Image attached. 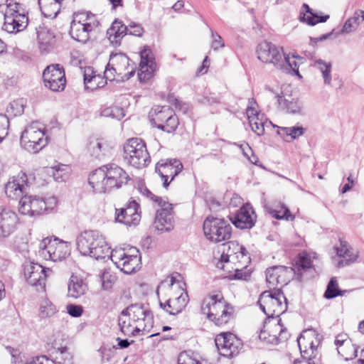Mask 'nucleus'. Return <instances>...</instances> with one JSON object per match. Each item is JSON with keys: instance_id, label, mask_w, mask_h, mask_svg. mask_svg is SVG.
I'll return each mask as SVG.
<instances>
[{"instance_id": "1", "label": "nucleus", "mask_w": 364, "mask_h": 364, "mask_svg": "<svg viewBox=\"0 0 364 364\" xmlns=\"http://www.w3.org/2000/svg\"><path fill=\"white\" fill-rule=\"evenodd\" d=\"M128 174L115 164L105 165L89 176V184L96 193H106L119 188L129 180Z\"/></svg>"}, {"instance_id": "2", "label": "nucleus", "mask_w": 364, "mask_h": 364, "mask_svg": "<svg viewBox=\"0 0 364 364\" xmlns=\"http://www.w3.org/2000/svg\"><path fill=\"white\" fill-rule=\"evenodd\" d=\"M76 245L81 255L97 260L108 257L111 249L105 237L97 230H85L80 233L76 238Z\"/></svg>"}, {"instance_id": "3", "label": "nucleus", "mask_w": 364, "mask_h": 364, "mask_svg": "<svg viewBox=\"0 0 364 364\" xmlns=\"http://www.w3.org/2000/svg\"><path fill=\"white\" fill-rule=\"evenodd\" d=\"M201 312L216 326L228 323L233 318V307L226 302L222 294H214L203 300Z\"/></svg>"}, {"instance_id": "4", "label": "nucleus", "mask_w": 364, "mask_h": 364, "mask_svg": "<svg viewBox=\"0 0 364 364\" xmlns=\"http://www.w3.org/2000/svg\"><path fill=\"white\" fill-rule=\"evenodd\" d=\"M257 303L268 318L279 317L287 310V299L279 289L264 291Z\"/></svg>"}, {"instance_id": "5", "label": "nucleus", "mask_w": 364, "mask_h": 364, "mask_svg": "<svg viewBox=\"0 0 364 364\" xmlns=\"http://www.w3.org/2000/svg\"><path fill=\"white\" fill-rule=\"evenodd\" d=\"M20 142L21 146L28 152H39L48 144L43 124L33 122L28 125L21 134Z\"/></svg>"}, {"instance_id": "6", "label": "nucleus", "mask_w": 364, "mask_h": 364, "mask_svg": "<svg viewBox=\"0 0 364 364\" xmlns=\"http://www.w3.org/2000/svg\"><path fill=\"white\" fill-rule=\"evenodd\" d=\"M124 159L131 166L141 168L151 162L146 144L139 138L129 139L124 146Z\"/></svg>"}, {"instance_id": "7", "label": "nucleus", "mask_w": 364, "mask_h": 364, "mask_svg": "<svg viewBox=\"0 0 364 364\" xmlns=\"http://www.w3.org/2000/svg\"><path fill=\"white\" fill-rule=\"evenodd\" d=\"M58 203L57 198H42L36 196L25 195L19 200V212L23 215L34 216L52 210Z\"/></svg>"}, {"instance_id": "8", "label": "nucleus", "mask_w": 364, "mask_h": 364, "mask_svg": "<svg viewBox=\"0 0 364 364\" xmlns=\"http://www.w3.org/2000/svg\"><path fill=\"white\" fill-rule=\"evenodd\" d=\"M302 358L306 360L303 364H318L321 355L318 350L320 340L313 330L304 331L297 339Z\"/></svg>"}, {"instance_id": "9", "label": "nucleus", "mask_w": 364, "mask_h": 364, "mask_svg": "<svg viewBox=\"0 0 364 364\" xmlns=\"http://www.w3.org/2000/svg\"><path fill=\"white\" fill-rule=\"evenodd\" d=\"M151 124L167 133L173 132L178 127V119L169 106H155L149 112Z\"/></svg>"}, {"instance_id": "10", "label": "nucleus", "mask_w": 364, "mask_h": 364, "mask_svg": "<svg viewBox=\"0 0 364 364\" xmlns=\"http://www.w3.org/2000/svg\"><path fill=\"white\" fill-rule=\"evenodd\" d=\"M231 231V225L223 218L209 216L203 222L204 235L211 242L217 243L229 240Z\"/></svg>"}, {"instance_id": "11", "label": "nucleus", "mask_w": 364, "mask_h": 364, "mask_svg": "<svg viewBox=\"0 0 364 364\" xmlns=\"http://www.w3.org/2000/svg\"><path fill=\"white\" fill-rule=\"evenodd\" d=\"M39 249L42 257L53 262L61 261L70 253V245L58 238L53 241L48 239L43 240L39 244Z\"/></svg>"}, {"instance_id": "12", "label": "nucleus", "mask_w": 364, "mask_h": 364, "mask_svg": "<svg viewBox=\"0 0 364 364\" xmlns=\"http://www.w3.org/2000/svg\"><path fill=\"white\" fill-rule=\"evenodd\" d=\"M4 11L3 29L9 33H16L23 31L28 26V18L21 12L20 4H10Z\"/></svg>"}, {"instance_id": "13", "label": "nucleus", "mask_w": 364, "mask_h": 364, "mask_svg": "<svg viewBox=\"0 0 364 364\" xmlns=\"http://www.w3.org/2000/svg\"><path fill=\"white\" fill-rule=\"evenodd\" d=\"M123 314L131 316L132 323L136 324V328L142 330L143 334L149 333L153 327V314L141 304H132L123 310Z\"/></svg>"}, {"instance_id": "14", "label": "nucleus", "mask_w": 364, "mask_h": 364, "mask_svg": "<svg viewBox=\"0 0 364 364\" xmlns=\"http://www.w3.org/2000/svg\"><path fill=\"white\" fill-rule=\"evenodd\" d=\"M256 53L260 61L272 64L277 68L281 67L284 61L283 48L271 42L263 41L260 43L257 47Z\"/></svg>"}, {"instance_id": "15", "label": "nucleus", "mask_w": 364, "mask_h": 364, "mask_svg": "<svg viewBox=\"0 0 364 364\" xmlns=\"http://www.w3.org/2000/svg\"><path fill=\"white\" fill-rule=\"evenodd\" d=\"M45 86L53 92L63 91L66 85V78L63 66L52 64L46 67L43 73Z\"/></svg>"}, {"instance_id": "16", "label": "nucleus", "mask_w": 364, "mask_h": 364, "mask_svg": "<svg viewBox=\"0 0 364 364\" xmlns=\"http://www.w3.org/2000/svg\"><path fill=\"white\" fill-rule=\"evenodd\" d=\"M215 343L219 353L224 357L232 358L239 353L242 343L234 334L224 333L218 335Z\"/></svg>"}, {"instance_id": "17", "label": "nucleus", "mask_w": 364, "mask_h": 364, "mask_svg": "<svg viewBox=\"0 0 364 364\" xmlns=\"http://www.w3.org/2000/svg\"><path fill=\"white\" fill-rule=\"evenodd\" d=\"M140 220V205L135 200H129L124 208L115 210V220L127 226L136 225Z\"/></svg>"}, {"instance_id": "18", "label": "nucleus", "mask_w": 364, "mask_h": 364, "mask_svg": "<svg viewBox=\"0 0 364 364\" xmlns=\"http://www.w3.org/2000/svg\"><path fill=\"white\" fill-rule=\"evenodd\" d=\"M183 164L177 159L161 160L156 165V172L163 181V186L167 188L170 182L182 171Z\"/></svg>"}, {"instance_id": "19", "label": "nucleus", "mask_w": 364, "mask_h": 364, "mask_svg": "<svg viewBox=\"0 0 364 364\" xmlns=\"http://www.w3.org/2000/svg\"><path fill=\"white\" fill-rule=\"evenodd\" d=\"M158 205L161 208L156 212L154 226L159 231L169 232L173 229L172 204L164 200Z\"/></svg>"}, {"instance_id": "20", "label": "nucleus", "mask_w": 364, "mask_h": 364, "mask_svg": "<svg viewBox=\"0 0 364 364\" xmlns=\"http://www.w3.org/2000/svg\"><path fill=\"white\" fill-rule=\"evenodd\" d=\"M257 215L250 205H244L230 218L232 224L240 229H250L256 222Z\"/></svg>"}, {"instance_id": "21", "label": "nucleus", "mask_w": 364, "mask_h": 364, "mask_svg": "<svg viewBox=\"0 0 364 364\" xmlns=\"http://www.w3.org/2000/svg\"><path fill=\"white\" fill-rule=\"evenodd\" d=\"M47 271L50 272L51 270L46 269L38 263L30 262L24 267V276L29 284L44 287L48 276Z\"/></svg>"}, {"instance_id": "22", "label": "nucleus", "mask_w": 364, "mask_h": 364, "mask_svg": "<svg viewBox=\"0 0 364 364\" xmlns=\"http://www.w3.org/2000/svg\"><path fill=\"white\" fill-rule=\"evenodd\" d=\"M27 181L25 173H20L16 177L14 176L5 185L6 195L11 199H21L26 193Z\"/></svg>"}, {"instance_id": "23", "label": "nucleus", "mask_w": 364, "mask_h": 364, "mask_svg": "<svg viewBox=\"0 0 364 364\" xmlns=\"http://www.w3.org/2000/svg\"><path fill=\"white\" fill-rule=\"evenodd\" d=\"M292 269L285 266H273L266 270V281L269 287L281 284L286 285L289 282V275Z\"/></svg>"}, {"instance_id": "24", "label": "nucleus", "mask_w": 364, "mask_h": 364, "mask_svg": "<svg viewBox=\"0 0 364 364\" xmlns=\"http://www.w3.org/2000/svg\"><path fill=\"white\" fill-rule=\"evenodd\" d=\"M188 302V296L185 291H180V294L174 293L172 296L164 303L159 301L161 309L171 315H176L181 313L186 306Z\"/></svg>"}, {"instance_id": "25", "label": "nucleus", "mask_w": 364, "mask_h": 364, "mask_svg": "<svg viewBox=\"0 0 364 364\" xmlns=\"http://www.w3.org/2000/svg\"><path fill=\"white\" fill-rule=\"evenodd\" d=\"M18 223L16 213L9 208H0V237H6L15 230Z\"/></svg>"}, {"instance_id": "26", "label": "nucleus", "mask_w": 364, "mask_h": 364, "mask_svg": "<svg viewBox=\"0 0 364 364\" xmlns=\"http://www.w3.org/2000/svg\"><path fill=\"white\" fill-rule=\"evenodd\" d=\"M338 353L346 360H352L358 356V347L352 343L346 333L338 335L334 341Z\"/></svg>"}, {"instance_id": "27", "label": "nucleus", "mask_w": 364, "mask_h": 364, "mask_svg": "<svg viewBox=\"0 0 364 364\" xmlns=\"http://www.w3.org/2000/svg\"><path fill=\"white\" fill-rule=\"evenodd\" d=\"M140 73L138 74L140 81L149 79L154 70L155 63L151 49L144 48L140 53Z\"/></svg>"}, {"instance_id": "28", "label": "nucleus", "mask_w": 364, "mask_h": 364, "mask_svg": "<svg viewBox=\"0 0 364 364\" xmlns=\"http://www.w3.org/2000/svg\"><path fill=\"white\" fill-rule=\"evenodd\" d=\"M335 250L337 256L341 258L337 264L338 267H343L353 263L358 256L348 242L342 240H340V245L335 247Z\"/></svg>"}, {"instance_id": "29", "label": "nucleus", "mask_w": 364, "mask_h": 364, "mask_svg": "<svg viewBox=\"0 0 364 364\" xmlns=\"http://www.w3.org/2000/svg\"><path fill=\"white\" fill-rule=\"evenodd\" d=\"M80 21V18L77 17L74 14L73 19L70 23V34L71 37L77 41L86 43L90 38L91 31Z\"/></svg>"}, {"instance_id": "30", "label": "nucleus", "mask_w": 364, "mask_h": 364, "mask_svg": "<svg viewBox=\"0 0 364 364\" xmlns=\"http://www.w3.org/2000/svg\"><path fill=\"white\" fill-rule=\"evenodd\" d=\"M274 331H279V336L271 334V332L267 333L266 331H261L259 338L262 341L274 345L287 340L289 333L281 323V319L277 320V323L274 324Z\"/></svg>"}, {"instance_id": "31", "label": "nucleus", "mask_w": 364, "mask_h": 364, "mask_svg": "<svg viewBox=\"0 0 364 364\" xmlns=\"http://www.w3.org/2000/svg\"><path fill=\"white\" fill-rule=\"evenodd\" d=\"M36 30L40 49L43 51L48 50V48L52 46L55 42L53 33L43 24L39 25Z\"/></svg>"}, {"instance_id": "32", "label": "nucleus", "mask_w": 364, "mask_h": 364, "mask_svg": "<svg viewBox=\"0 0 364 364\" xmlns=\"http://www.w3.org/2000/svg\"><path fill=\"white\" fill-rule=\"evenodd\" d=\"M139 250L132 247L129 249V253L118 267L125 274H131L135 272L139 264L140 259L138 256Z\"/></svg>"}, {"instance_id": "33", "label": "nucleus", "mask_w": 364, "mask_h": 364, "mask_svg": "<svg viewBox=\"0 0 364 364\" xmlns=\"http://www.w3.org/2000/svg\"><path fill=\"white\" fill-rule=\"evenodd\" d=\"M87 290V284L85 281L75 275H72L68 284V294L73 298H79L85 294Z\"/></svg>"}, {"instance_id": "34", "label": "nucleus", "mask_w": 364, "mask_h": 364, "mask_svg": "<svg viewBox=\"0 0 364 364\" xmlns=\"http://www.w3.org/2000/svg\"><path fill=\"white\" fill-rule=\"evenodd\" d=\"M42 14L46 18H55L60 10V0H38Z\"/></svg>"}, {"instance_id": "35", "label": "nucleus", "mask_w": 364, "mask_h": 364, "mask_svg": "<svg viewBox=\"0 0 364 364\" xmlns=\"http://www.w3.org/2000/svg\"><path fill=\"white\" fill-rule=\"evenodd\" d=\"M303 7L306 9V13L301 14L299 19L309 26H315L318 23H324L329 18V15L319 16L314 13L306 4H304Z\"/></svg>"}, {"instance_id": "36", "label": "nucleus", "mask_w": 364, "mask_h": 364, "mask_svg": "<svg viewBox=\"0 0 364 364\" xmlns=\"http://www.w3.org/2000/svg\"><path fill=\"white\" fill-rule=\"evenodd\" d=\"M119 326L121 331L127 336H137L142 330H137L136 328V324H134L132 321L131 316L124 314L123 311L121 313V316L119 317Z\"/></svg>"}, {"instance_id": "37", "label": "nucleus", "mask_w": 364, "mask_h": 364, "mask_svg": "<svg viewBox=\"0 0 364 364\" xmlns=\"http://www.w3.org/2000/svg\"><path fill=\"white\" fill-rule=\"evenodd\" d=\"M284 61L282 62V65L281 67H278L279 69L287 70L289 68L291 69L294 73L301 77V75L299 74V68L300 64L304 63V58L302 57L299 56L298 55L293 54L291 57L289 55H286L284 53L283 55Z\"/></svg>"}, {"instance_id": "38", "label": "nucleus", "mask_w": 364, "mask_h": 364, "mask_svg": "<svg viewBox=\"0 0 364 364\" xmlns=\"http://www.w3.org/2000/svg\"><path fill=\"white\" fill-rule=\"evenodd\" d=\"M107 34L112 43L117 42L118 39L128 34L127 25L123 24L120 21L115 20L107 30Z\"/></svg>"}, {"instance_id": "39", "label": "nucleus", "mask_w": 364, "mask_h": 364, "mask_svg": "<svg viewBox=\"0 0 364 364\" xmlns=\"http://www.w3.org/2000/svg\"><path fill=\"white\" fill-rule=\"evenodd\" d=\"M107 144L100 139L92 138L87 144V149L91 156L96 159L105 154Z\"/></svg>"}, {"instance_id": "40", "label": "nucleus", "mask_w": 364, "mask_h": 364, "mask_svg": "<svg viewBox=\"0 0 364 364\" xmlns=\"http://www.w3.org/2000/svg\"><path fill=\"white\" fill-rule=\"evenodd\" d=\"M277 134L286 141H291L304 134L301 127H279Z\"/></svg>"}, {"instance_id": "41", "label": "nucleus", "mask_w": 364, "mask_h": 364, "mask_svg": "<svg viewBox=\"0 0 364 364\" xmlns=\"http://www.w3.org/2000/svg\"><path fill=\"white\" fill-rule=\"evenodd\" d=\"M278 105L282 109L291 114H300L301 111V104L298 100L294 99L289 100L284 96H279Z\"/></svg>"}, {"instance_id": "42", "label": "nucleus", "mask_w": 364, "mask_h": 364, "mask_svg": "<svg viewBox=\"0 0 364 364\" xmlns=\"http://www.w3.org/2000/svg\"><path fill=\"white\" fill-rule=\"evenodd\" d=\"M314 66L321 73L324 84L330 85L331 82V63L319 59L314 62Z\"/></svg>"}, {"instance_id": "43", "label": "nucleus", "mask_w": 364, "mask_h": 364, "mask_svg": "<svg viewBox=\"0 0 364 364\" xmlns=\"http://www.w3.org/2000/svg\"><path fill=\"white\" fill-rule=\"evenodd\" d=\"M58 312V309L50 300L44 299L41 302L38 316L41 319L50 318Z\"/></svg>"}, {"instance_id": "44", "label": "nucleus", "mask_w": 364, "mask_h": 364, "mask_svg": "<svg viewBox=\"0 0 364 364\" xmlns=\"http://www.w3.org/2000/svg\"><path fill=\"white\" fill-rule=\"evenodd\" d=\"M346 292V290H341L338 288L337 279L335 277H332L327 285L323 296L327 299H331L338 296H343Z\"/></svg>"}, {"instance_id": "45", "label": "nucleus", "mask_w": 364, "mask_h": 364, "mask_svg": "<svg viewBox=\"0 0 364 364\" xmlns=\"http://www.w3.org/2000/svg\"><path fill=\"white\" fill-rule=\"evenodd\" d=\"M77 17L80 18V21L83 20V23L92 31L97 28L100 25L99 21L97 19L95 15L90 12H80L75 14Z\"/></svg>"}, {"instance_id": "46", "label": "nucleus", "mask_w": 364, "mask_h": 364, "mask_svg": "<svg viewBox=\"0 0 364 364\" xmlns=\"http://www.w3.org/2000/svg\"><path fill=\"white\" fill-rule=\"evenodd\" d=\"M50 171L55 181H64L68 178L70 167L67 165L60 164L52 167Z\"/></svg>"}, {"instance_id": "47", "label": "nucleus", "mask_w": 364, "mask_h": 364, "mask_svg": "<svg viewBox=\"0 0 364 364\" xmlns=\"http://www.w3.org/2000/svg\"><path fill=\"white\" fill-rule=\"evenodd\" d=\"M280 209L269 208V213L276 219H285L286 220H293L294 216L290 213V210L284 204H279Z\"/></svg>"}, {"instance_id": "48", "label": "nucleus", "mask_w": 364, "mask_h": 364, "mask_svg": "<svg viewBox=\"0 0 364 364\" xmlns=\"http://www.w3.org/2000/svg\"><path fill=\"white\" fill-rule=\"evenodd\" d=\"M312 263V256L310 254L306 252H302L299 254L297 261L299 271L311 270L313 268Z\"/></svg>"}, {"instance_id": "49", "label": "nucleus", "mask_w": 364, "mask_h": 364, "mask_svg": "<svg viewBox=\"0 0 364 364\" xmlns=\"http://www.w3.org/2000/svg\"><path fill=\"white\" fill-rule=\"evenodd\" d=\"M56 353L58 354L55 357V360L58 364H73V356L68 351L67 347L58 348Z\"/></svg>"}, {"instance_id": "50", "label": "nucleus", "mask_w": 364, "mask_h": 364, "mask_svg": "<svg viewBox=\"0 0 364 364\" xmlns=\"http://www.w3.org/2000/svg\"><path fill=\"white\" fill-rule=\"evenodd\" d=\"M249 123L252 130L255 134H257L258 136H262L264 134L265 123L263 122L262 119H259L258 116L250 115Z\"/></svg>"}, {"instance_id": "51", "label": "nucleus", "mask_w": 364, "mask_h": 364, "mask_svg": "<svg viewBox=\"0 0 364 364\" xmlns=\"http://www.w3.org/2000/svg\"><path fill=\"white\" fill-rule=\"evenodd\" d=\"M116 280L117 277L110 271L105 270L101 275L102 285L105 290L111 289Z\"/></svg>"}, {"instance_id": "52", "label": "nucleus", "mask_w": 364, "mask_h": 364, "mask_svg": "<svg viewBox=\"0 0 364 364\" xmlns=\"http://www.w3.org/2000/svg\"><path fill=\"white\" fill-rule=\"evenodd\" d=\"M101 115L118 120H120L124 116L122 109L118 107H106L102 110Z\"/></svg>"}, {"instance_id": "53", "label": "nucleus", "mask_w": 364, "mask_h": 364, "mask_svg": "<svg viewBox=\"0 0 364 364\" xmlns=\"http://www.w3.org/2000/svg\"><path fill=\"white\" fill-rule=\"evenodd\" d=\"M127 255L128 253L125 252L124 250H113L112 251L109 250L107 257H110L111 260L118 267Z\"/></svg>"}, {"instance_id": "54", "label": "nucleus", "mask_w": 364, "mask_h": 364, "mask_svg": "<svg viewBox=\"0 0 364 364\" xmlns=\"http://www.w3.org/2000/svg\"><path fill=\"white\" fill-rule=\"evenodd\" d=\"M97 80H100V75H95L92 68H86L84 72V83L85 87H87L90 84L95 82Z\"/></svg>"}, {"instance_id": "55", "label": "nucleus", "mask_w": 364, "mask_h": 364, "mask_svg": "<svg viewBox=\"0 0 364 364\" xmlns=\"http://www.w3.org/2000/svg\"><path fill=\"white\" fill-rule=\"evenodd\" d=\"M139 192L144 196L148 198H150L154 202L156 203L158 205L161 204L165 200L161 197L155 196L152 193L144 184H140L139 186Z\"/></svg>"}, {"instance_id": "56", "label": "nucleus", "mask_w": 364, "mask_h": 364, "mask_svg": "<svg viewBox=\"0 0 364 364\" xmlns=\"http://www.w3.org/2000/svg\"><path fill=\"white\" fill-rule=\"evenodd\" d=\"M167 285L172 293L175 292L176 290L179 291H184L183 286L185 285V284L178 280L176 276L173 274L170 277L169 283Z\"/></svg>"}, {"instance_id": "57", "label": "nucleus", "mask_w": 364, "mask_h": 364, "mask_svg": "<svg viewBox=\"0 0 364 364\" xmlns=\"http://www.w3.org/2000/svg\"><path fill=\"white\" fill-rule=\"evenodd\" d=\"M212 43L211 48L214 50H218L220 48L225 47V43L222 37L217 33L211 30Z\"/></svg>"}, {"instance_id": "58", "label": "nucleus", "mask_w": 364, "mask_h": 364, "mask_svg": "<svg viewBox=\"0 0 364 364\" xmlns=\"http://www.w3.org/2000/svg\"><path fill=\"white\" fill-rule=\"evenodd\" d=\"M128 34L141 36L143 33V28L139 23L129 21L127 24Z\"/></svg>"}, {"instance_id": "59", "label": "nucleus", "mask_w": 364, "mask_h": 364, "mask_svg": "<svg viewBox=\"0 0 364 364\" xmlns=\"http://www.w3.org/2000/svg\"><path fill=\"white\" fill-rule=\"evenodd\" d=\"M66 309L68 314L75 318L80 317L83 313V308L80 305L68 304Z\"/></svg>"}, {"instance_id": "60", "label": "nucleus", "mask_w": 364, "mask_h": 364, "mask_svg": "<svg viewBox=\"0 0 364 364\" xmlns=\"http://www.w3.org/2000/svg\"><path fill=\"white\" fill-rule=\"evenodd\" d=\"M178 364H199V362L188 355L186 352H181L178 358Z\"/></svg>"}, {"instance_id": "61", "label": "nucleus", "mask_w": 364, "mask_h": 364, "mask_svg": "<svg viewBox=\"0 0 364 364\" xmlns=\"http://www.w3.org/2000/svg\"><path fill=\"white\" fill-rule=\"evenodd\" d=\"M26 364H56V363L46 355H41L33 358L31 362Z\"/></svg>"}, {"instance_id": "62", "label": "nucleus", "mask_w": 364, "mask_h": 364, "mask_svg": "<svg viewBox=\"0 0 364 364\" xmlns=\"http://www.w3.org/2000/svg\"><path fill=\"white\" fill-rule=\"evenodd\" d=\"M356 28H357V26L355 25V23H353V21L349 18L344 23V25L339 33L340 34L350 33L355 31Z\"/></svg>"}, {"instance_id": "63", "label": "nucleus", "mask_w": 364, "mask_h": 364, "mask_svg": "<svg viewBox=\"0 0 364 364\" xmlns=\"http://www.w3.org/2000/svg\"><path fill=\"white\" fill-rule=\"evenodd\" d=\"M9 120L5 115L0 114V143L4 139V134L6 132V127L8 126Z\"/></svg>"}, {"instance_id": "64", "label": "nucleus", "mask_w": 364, "mask_h": 364, "mask_svg": "<svg viewBox=\"0 0 364 364\" xmlns=\"http://www.w3.org/2000/svg\"><path fill=\"white\" fill-rule=\"evenodd\" d=\"M364 17V11L363 10H356L352 17H350V20L356 26H358L362 21H364L363 19Z\"/></svg>"}]
</instances>
